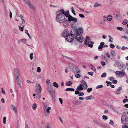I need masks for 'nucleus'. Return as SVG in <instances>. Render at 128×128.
I'll return each mask as SVG.
<instances>
[{"label":"nucleus","mask_w":128,"mask_h":128,"mask_svg":"<svg viewBox=\"0 0 128 128\" xmlns=\"http://www.w3.org/2000/svg\"><path fill=\"white\" fill-rule=\"evenodd\" d=\"M53 86L56 88H58V84L56 82H54L53 83Z\"/></svg>","instance_id":"nucleus-27"},{"label":"nucleus","mask_w":128,"mask_h":128,"mask_svg":"<svg viewBox=\"0 0 128 128\" xmlns=\"http://www.w3.org/2000/svg\"><path fill=\"white\" fill-rule=\"evenodd\" d=\"M83 89H84L83 88L82 86V85H81L80 84L77 86V88L76 89V90L80 91L82 90Z\"/></svg>","instance_id":"nucleus-16"},{"label":"nucleus","mask_w":128,"mask_h":128,"mask_svg":"<svg viewBox=\"0 0 128 128\" xmlns=\"http://www.w3.org/2000/svg\"><path fill=\"white\" fill-rule=\"evenodd\" d=\"M90 41V39L88 36L86 37V38L85 40L84 44L86 45L89 43V42Z\"/></svg>","instance_id":"nucleus-14"},{"label":"nucleus","mask_w":128,"mask_h":128,"mask_svg":"<svg viewBox=\"0 0 128 128\" xmlns=\"http://www.w3.org/2000/svg\"><path fill=\"white\" fill-rule=\"evenodd\" d=\"M122 38H124L127 41H128V37L126 36H122Z\"/></svg>","instance_id":"nucleus-45"},{"label":"nucleus","mask_w":128,"mask_h":128,"mask_svg":"<svg viewBox=\"0 0 128 128\" xmlns=\"http://www.w3.org/2000/svg\"><path fill=\"white\" fill-rule=\"evenodd\" d=\"M14 73L16 76H19V70L17 68H15L14 70Z\"/></svg>","instance_id":"nucleus-15"},{"label":"nucleus","mask_w":128,"mask_h":128,"mask_svg":"<svg viewBox=\"0 0 128 128\" xmlns=\"http://www.w3.org/2000/svg\"><path fill=\"white\" fill-rule=\"evenodd\" d=\"M106 72L103 73L101 75V77L102 78L106 77Z\"/></svg>","instance_id":"nucleus-35"},{"label":"nucleus","mask_w":128,"mask_h":128,"mask_svg":"<svg viewBox=\"0 0 128 128\" xmlns=\"http://www.w3.org/2000/svg\"><path fill=\"white\" fill-rule=\"evenodd\" d=\"M16 81L18 85L20 88H21V80L19 78V76H16Z\"/></svg>","instance_id":"nucleus-13"},{"label":"nucleus","mask_w":128,"mask_h":128,"mask_svg":"<svg viewBox=\"0 0 128 128\" xmlns=\"http://www.w3.org/2000/svg\"><path fill=\"white\" fill-rule=\"evenodd\" d=\"M70 34L69 30L67 29H65L62 32V36L63 37H66Z\"/></svg>","instance_id":"nucleus-8"},{"label":"nucleus","mask_w":128,"mask_h":128,"mask_svg":"<svg viewBox=\"0 0 128 128\" xmlns=\"http://www.w3.org/2000/svg\"><path fill=\"white\" fill-rule=\"evenodd\" d=\"M121 49L122 50H124L125 49H128V48L126 47H125L124 46H122L121 48Z\"/></svg>","instance_id":"nucleus-56"},{"label":"nucleus","mask_w":128,"mask_h":128,"mask_svg":"<svg viewBox=\"0 0 128 128\" xmlns=\"http://www.w3.org/2000/svg\"><path fill=\"white\" fill-rule=\"evenodd\" d=\"M25 32L26 34L28 36V37L30 39H31V37L30 36L28 32V31L27 30H26L25 31Z\"/></svg>","instance_id":"nucleus-32"},{"label":"nucleus","mask_w":128,"mask_h":128,"mask_svg":"<svg viewBox=\"0 0 128 128\" xmlns=\"http://www.w3.org/2000/svg\"><path fill=\"white\" fill-rule=\"evenodd\" d=\"M69 10H67V12L65 14L66 17V18H68V20L69 22H74L71 25V28H76L75 27V23H76L78 19L76 18L73 17L70 14H69Z\"/></svg>","instance_id":"nucleus-3"},{"label":"nucleus","mask_w":128,"mask_h":128,"mask_svg":"<svg viewBox=\"0 0 128 128\" xmlns=\"http://www.w3.org/2000/svg\"><path fill=\"white\" fill-rule=\"evenodd\" d=\"M6 118L5 117H4L3 118V123L4 124H6Z\"/></svg>","instance_id":"nucleus-41"},{"label":"nucleus","mask_w":128,"mask_h":128,"mask_svg":"<svg viewBox=\"0 0 128 128\" xmlns=\"http://www.w3.org/2000/svg\"><path fill=\"white\" fill-rule=\"evenodd\" d=\"M46 109L47 112L48 113H50V112L49 110L51 109V108L50 107H48L47 108H46Z\"/></svg>","instance_id":"nucleus-29"},{"label":"nucleus","mask_w":128,"mask_h":128,"mask_svg":"<svg viewBox=\"0 0 128 128\" xmlns=\"http://www.w3.org/2000/svg\"><path fill=\"white\" fill-rule=\"evenodd\" d=\"M74 89L72 88H67L66 89V90L67 91H74Z\"/></svg>","instance_id":"nucleus-22"},{"label":"nucleus","mask_w":128,"mask_h":128,"mask_svg":"<svg viewBox=\"0 0 128 128\" xmlns=\"http://www.w3.org/2000/svg\"><path fill=\"white\" fill-rule=\"evenodd\" d=\"M116 63L117 66L121 70L124 71V68L125 67L124 65L123 64H122L120 63L118 61H116Z\"/></svg>","instance_id":"nucleus-4"},{"label":"nucleus","mask_w":128,"mask_h":128,"mask_svg":"<svg viewBox=\"0 0 128 128\" xmlns=\"http://www.w3.org/2000/svg\"><path fill=\"white\" fill-rule=\"evenodd\" d=\"M41 94L40 92H39L36 94V97L38 99H40L41 97Z\"/></svg>","instance_id":"nucleus-25"},{"label":"nucleus","mask_w":128,"mask_h":128,"mask_svg":"<svg viewBox=\"0 0 128 128\" xmlns=\"http://www.w3.org/2000/svg\"><path fill=\"white\" fill-rule=\"evenodd\" d=\"M103 85H100L97 86L96 87V89H98L100 88H102L103 87Z\"/></svg>","instance_id":"nucleus-40"},{"label":"nucleus","mask_w":128,"mask_h":128,"mask_svg":"<svg viewBox=\"0 0 128 128\" xmlns=\"http://www.w3.org/2000/svg\"><path fill=\"white\" fill-rule=\"evenodd\" d=\"M83 32V29L82 27H80L78 29L76 28H73L71 29L70 34L66 38V39L68 42H71L74 38L78 42H82L84 40L81 34Z\"/></svg>","instance_id":"nucleus-1"},{"label":"nucleus","mask_w":128,"mask_h":128,"mask_svg":"<svg viewBox=\"0 0 128 128\" xmlns=\"http://www.w3.org/2000/svg\"><path fill=\"white\" fill-rule=\"evenodd\" d=\"M20 40L21 42H22L23 43H24L25 44H26V41L27 40L26 39H20Z\"/></svg>","instance_id":"nucleus-28"},{"label":"nucleus","mask_w":128,"mask_h":128,"mask_svg":"<svg viewBox=\"0 0 128 128\" xmlns=\"http://www.w3.org/2000/svg\"><path fill=\"white\" fill-rule=\"evenodd\" d=\"M78 9L80 10V11H82V12H84L85 10L83 9L80 8L78 7Z\"/></svg>","instance_id":"nucleus-59"},{"label":"nucleus","mask_w":128,"mask_h":128,"mask_svg":"<svg viewBox=\"0 0 128 128\" xmlns=\"http://www.w3.org/2000/svg\"><path fill=\"white\" fill-rule=\"evenodd\" d=\"M128 118L126 117V118L124 119V122H126V124L128 123Z\"/></svg>","instance_id":"nucleus-53"},{"label":"nucleus","mask_w":128,"mask_h":128,"mask_svg":"<svg viewBox=\"0 0 128 128\" xmlns=\"http://www.w3.org/2000/svg\"><path fill=\"white\" fill-rule=\"evenodd\" d=\"M106 55V57L108 58H110V54L108 52H107Z\"/></svg>","instance_id":"nucleus-55"},{"label":"nucleus","mask_w":128,"mask_h":128,"mask_svg":"<svg viewBox=\"0 0 128 128\" xmlns=\"http://www.w3.org/2000/svg\"><path fill=\"white\" fill-rule=\"evenodd\" d=\"M93 97L92 95H90L88 96H86V99L87 100H91L92 98Z\"/></svg>","instance_id":"nucleus-23"},{"label":"nucleus","mask_w":128,"mask_h":128,"mask_svg":"<svg viewBox=\"0 0 128 128\" xmlns=\"http://www.w3.org/2000/svg\"><path fill=\"white\" fill-rule=\"evenodd\" d=\"M126 118V117L125 115H123L122 116L121 118V121L122 123L124 122V119Z\"/></svg>","instance_id":"nucleus-20"},{"label":"nucleus","mask_w":128,"mask_h":128,"mask_svg":"<svg viewBox=\"0 0 128 128\" xmlns=\"http://www.w3.org/2000/svg\"><path fill=\"white\" fill-rule=\"evenodd\" d=\"M23 0L28 5L29 7L30 8L33 10H34L35 9V7L31 3L30 1L28 0Z\"/></svg>","instance_id":"nucleus-7"},{"label":"nucleus","mask_w":128,"mask_h":128,"mask_svg":"<svg viewBox=\"0 0 128 128\" xmlns=\"http://www.w3.org/2000/svg\"><path fill=\"white\" fill-rule=\"evenodd\" d=\"M93 122L94 123L96 124H99V122L96 120H93Z\"/></svg>","instance_id":"nucleus-51"},{"label":"nucleus","mask_w":128,"mask_h":128,"mask_svg":"<svg viewBox=\"0 0 128 128\" xmlns=\"http://www.w3.org/2000/svg\"><path fill=\"white\" fill-rule=\"evenodd\" d=\"M84 94V93L82 92H79L78 94V96H83Z\"/></svg>","instance_id":"nucleus-37"},{"label":"nucleus","mask_w":128,"mask_h":128,"mask_svg":"<svg viewBox=\"0 0 128 128\" xmlns=\"http://www.w3.org/2000/svg\"><path fill=\"white\" fill-rule=\"evenodd\" d=\"M22 27H21L20 26H18V28L19 29V30H20L21 31H23V27H24V25H22Z\"/></svg>","instance_id":"nucleus-30"},{"label":"nucleus","mask_w":128,"mask_h":128,"mask_svg":"<svg viewBox=\"0 0 128 128\" xmlns=\"http://www.w3.org/2000/svg\"><path fill=\"white\" fill-rule=\"evenodd\" d=\"M101 64L103 66H104L106 65V64L105 62H101Z\"/></svg>","instance_id":"nucleus-60"},{"label":"nucleus","mask_w":128,"mask_h":128,"mask_svg":"<svg viewBox=\"0 0 128 128\" xmlns=\"http://www.w3.org/2000/svg\"><path fill=\"white\" fill-rule=\"evenodd\" d=\"M40 67H38L37 68V71L38 72H40Z\"/></svg>","instance_id":"nucleus-57"},{"label":"nucleus","mask_w":128,"mask_h":128,"mask_svg":"<svg viewBox=\"0 0 128 128\" xmlns=\"http://www.w3.org/2000/svg\"><path fill=\"white\" fill-rule=\"evenodd\" d=\"M110 48H114L115 47V46L112 44H110Z\"/></svg>","instance_id":"nucleus-47"},{"label":"nucleus","mask_w":128,"mask_h":128,"mask_svg":"<svg viewBox=\"0 0 128 128\" xmlns=\"http://www.w3.org/2000/svg\"><path fill=\"white\" fill-rule=\"evenodd\" d=\"M80 84L82 85V86L84 89L85 90L87 89L88 88L87 85L85 81L82 80L81 81Z\"/></svg>","instance_id":"nucleus-9"},{"label":"nucleus","mask_w":128,"mask_h":128,"mask_svg":"<svg viewBox=\"0 0 128 128\" xmlns=\"http://www.w3.org/2000/svg\"><path fill=\"white\" fill-rule=\"evenodd\" d=\"M88 74L90 75L91 76H92L94 74V73L92 72H88Z\"/></svg>","instance_id":"nucleus-52"},{"label":"nucleus","mask_w":128,"mask_h":128,"mask_svg":"<svg viewBox=\"0 0 128 128\" xmlns=\"http://www.w3.org/2000/svg\"><path fill=\"white\" fill-rule=\"evenodd\" d=\"M52 95V99L55 102V96H54V94H53Z\"/></svg>","instance_id":"nucleus-50"},{"label":"nucleus","mask_w":128,"mask_h":128,"mask_svg":"<svg viewBox=\"0 0 128 128\" xmlns=\"http://www.w3.org/2000/svg\"><path fill=\"white\" fill-rule=\"evenodd\" d=\"M37 105L35 103H34L32 106V109L33 110H36V108L37 107Z\"/></svg>","instance_id":"nucleus-26"},{"label":"nucleus","mask_w":128,"mask_h":128,"mask_svg":"<svg viewBox=\"0 0 128 128\" xmlns=\"http://www.w3.org/2000/svg\"><path fill=\"white\" fill-rule=\"evenodd\" d=\"M71 9H72V12L73 13V14H74V15H76L75 11L74 10V8H73L72 7Z\"/></svg>","instance_id":"nucleus-34"},{"label":"nucleus","mask_w":128,"mask_h":128,"mask_svg":"<svg viewBox=\"0 0 128 128\" xmlns=\"http://www.w3.org/2000/svg\"><path fill=\"white\" fill-rule=\"evenodd\" d=\"M112 16L111 15H108L107 17L106 18L107 20L109 21H111L112 19Z\"/></svg>","instance_id":"nucleus-17"},{"label":"nucleus","mask_w":128,"mask_h":128,"mask_svg":"<svg viewBox=\"0 0 128 128\" xmlns=\"http://www.w3.org/2000/svg\"><path fill=\"white\" fill-rule=\"evenodd\" d=\"M23 0L28 5L29 7L30 8L33 10H34L35 9V7L31 3L30 1L28 0Z\"/></svg>","instance_id":"nucleus-6"},{"label":"nucleus","mask_w":128,"mask_h":128,"mask_svg":"<svg viewBox=\"0 0 128 128\" xmlns=\"http://www.w3.org/2000/svg\"><path fill=\"white\" fill-rule=\"evenodd\" d=\"M69 68L70 70L74 72H76L78 67L76 65L72 64H70L69 66Z\"/></svg>","instance_id":"nucleus-5"},{"label":"nucleus","mask_w":128,"mask_h":128,"mask_svg":"<svg viewBox=\"0 0 128 128\" xmlns=\"http://www.w3.org/2000/svg\"><path fill=\"white\" fill-rule=\"evenodd\" d=\"M91 69L94 72H96V69L95 68V67L94 66H93V67H92V68H91Z\"/></svg>","instance_id":"nucleus-49"},{"label":"nucleus","mask_w":128,"mask_h":128,"mask_svg":"<svg viewBox=\"0 0 128 128\" xmlns=\"http://www.w3.org/2000/svg\"><path fill=\"white\" fill-rule=\"evenodd\" d=\"M14 32L16 34H18L19 33L18 31L16 29H14Z\"/></svg>","instance_id":"nucleus-43"},{"label":"nucleus","mask_w":128,"mask_h":128,"mask_svg":"<svg viewBox=\"0 0 128 128\" xmlns=\"http://www.w3.org/2000/svg\"><path fill=\"white\" fill-rule=\"evenodd\" d=\"M75 77L76 78H79L81 76L79 74H76L75 75Z\"/></svg>","instance_id":"nucleus-38"},{"label":"nucleus","mask_w":128,"mask_h":128,"mask_svg":"<svg viewBox=\"0 0 128 128\" xmlns=\"http://www.w3.org/2000/svg\"><path fill=\"white\" fill-rule=\"evenodd\" d=\"M48 104L46 103H44L43 104V109L45 110L48 106Z\"/></svg>","instance_id":"nucleus-21"},{"label":"nucleus","mask_w":128,"mask_h":128,"mask_svg":"<svg viewBox=\"0 0 128 128\" xmlns=\"http://www.w3.org/2000/svg\"><path fill=\"white\" fill-rule=\"evenodd\" d=\"M124 70L122 71H117L116 72L115 74L117 75H121L122 76H123L125 74V72H124Z\"/></svg>","instance_id":"nucleus-11"},{"label":"nucleus","mask_w":128,"mask_h":128,"mask_svg":"<svg viewBox=\"0 0 128 128\" xmlns=\"http://www.w3.org/2000/svg\"><path fill=\"white\" fill-rule=\"evenodd\" d=\"M45 128H51V125L50 124H48L45 126Z\"/></svg>","instance_id":"nucleus-33"},{"label":"nucleus","mask_w":128,"mask_h":128,"mask_svg":"<svg viewBox=\"0 0 128 128\" xmlns=\"http://www.w3.org/2000/svg\"><path fill=\"white\" fill-rule=\"evenodd\" d=\"M72 84V82L71 81H68L66 83V86H71Z\"/></svg>","instance_id":"nucleus-24"},{"label":"nucleus","mask_w":128,"mask_h":128,"mask_svg":"<svg viewBox=\"0 0 128 128\" xmlns=\"http://www.w3.org/2000/svg\"><path fill=\"white\" fill-rule=\"evenodd\" d=\"M11 106L12 108V110H14V112L16 114L17 113V110H16V107L14 106L12 104L11 105Z\"/></svg>","instance_id":"nucleus-18"},{"label":"nucleus","mask_w":128,"mask_h":128,"mask_svg":"<svg viewBox=\"0 0 128 128\" xmlns=\"http://www.w3.org/2000/svg\"><path fill=\"white\" fill-rule=\"evenodd\" d=\"M50 82V80L48 79L46 81V83L48 84Z\"/></svg>","instance_id":"nucleus-63"},{"label":"nucleus","mask_w":128,"mask_h":128,"mask_svg":"<svg viewBox=\"0 0 128 128\" xmlns=\"http://www.w3.org/2000/svg\"><path fill=\"white\" fill-rule=\"evenodd\" d=\"M128 22V20L126 19H125L122 22V24L124 25H126V24Z\"/></svg>","instance_id":"nucleus-31"},{"label":"nucleus","mask_w":128,"mask_h":128,"mask_svg":"<svg viewBox=\"0 0 128 128\" xmlns=\"http://www.w3.org/2000/svg\"><path fill=\"white\" fill-rule=\"evenodd\" d=\"M47 90L49 92L51 95L54 94V90L51 87H48Z\"/></svg>","instance_id":"nucleus-10"},{"label":"nucleus","mask_w":128,"mask_h":128,"mask_svg":"<svg viewBox=\"0 0 128 128\" xmlns=\"http://www.w3.org/2000/svg\"><path fill=\"white\" fill-rule=\"evenodd\" d=\"M104 46H101L100 45L98 46V49H101L102 48H103Z\"/></svg>","instance_id":"nucleus-62"},{"label":"nucleus","mask_w":128,"mask_h":128,"mask_svg":"<svg viewBox=\"0 0 128 128\" xmlns=\"http://www.w3.org/2000/svg\"><path fill=\"white\" fill-rule=\"evenodd\" d=\"M106 83L107 84V86H108L110 85H111V83L110 82H108V81H106Z\"/></svg>","instance_id":"nucleus-64"},{"label":"nucleus","mask_w":128,"mask_h":128,"mask_svg":"<svg viewBox=\"0 0 128 128\" xmlns=\"http://www.w3.org/2000/svg\"><path fill=\"white\" fill-rule=\"evenodd\" d=\"M33 53H31L30 54V59L31 60L33 59Z\"/></svg>","instance_id":"nucleus-42"},{"label":"nucleus","mask_w":128,"mask_h":128,"mask_svg":"<svg viewBox=\"0 0 128 128\" xmlns=\"http://www.w3.org/2000/svg\"><path fill=\"white\" fill-rule=\"evenodd\" d=\"M110 54L113 56H114V50H111L110 51Z\"/></svg>","instance_id":"nucleus-54"},{"label":"nucleus","mask_w":128,"mask_h":128,"mask_svg":"<svg viewBox=\"0 0 128 128\" xmlns=\"http://www.w3.org/2000/svg\"><path fill=\"white\" fill-rule=\"evenodd\" d=\"M112 109L113 110V111L115 112H116L117 114H118L119 112L116 110L114 108H112Z\"/></svg>","instance_id":"nucleus-46"},{"label":"nucleus","mask_w":128,"mask_h":128,"mask_svg":"<svg viewBox=\"0 0 128 128\" xmlns=\"http://www.w3.org/2000/svg\"><path fill=\"white\" fill-rule=\"evenodd\" d=\"M2 92V93L5 94V92L3 88H1Z\"/></svg>","instance_id":"nucleus-61"},{"label":"nucleus","mask_w":128,"mask_h":128,"mask_svg":"<svg viewBox=\"0 0 128 128\" xmlns=\"http://www.w3.org/2000/svg\"><path fill=\"white\" fill-rule=\"evenodd\" d=\"M103 119L106 120L108 118V117L107 116L105 115H103L102 116Z\"/></svg>","instance_id":"nucleus-36"},{"label":"nucleus","mask_w":128,"mask_h":128,"mask_svg":"<svg viewBox=\"0 0 128 128\" xmlns=\"http://www.w3.org/2000/svg\"><path fill=\"white\" fill-rule=\"evenodd\" d=\"M122 86H120L118 89L116 90L114 92L115 94H119L120 93V90H122Z\"/></svg>","instance_id":"nucleus-12"},{"label":"nucleus","mask_w":128,"mask_h":128,"mask_svg":"<svg viewBox=\"0 0 128 128\" xmlns=\"http://www.w3.org/2000/svg\"><path fill=\"white\" fill-rule=\"evenodd\" d=\"M116 28L117 30H119L122 31V30L123 28H122L121 27H119V26H118Z\"/></svg>","instance_id":"nucleus-39"},{"label":"nucleus","mask_w":128,"mask_h":128,"mask_svg":"<svg viewBox=\"0 0 128 128\" xmlns=\"http://www.w3.org/2000/svg\"><path fill=\"white\" fill-rule=\"evenodd\" d=\"M79 16L81 18H84V15L82 14H79Z\"/></svg>","instance_id":"nucleus-58"},{"label":"nucleus","mask_w":128,"mask_h":128,"mask_svg":"<svg viewBox=\"0 0 128 128\" xmlns=\"http://www.w3.org/2000/svg\"><path fill=\"white\" fill-rule=\"evenodd\" d=\"M114 124V122L112 120H110L109 124L111 125L112 126Z\"/></svg>","instance_id":"nucleus-48"},{"label":"nucleus","mask_w":128,"mask_h":128,"mask_svg":"<svg viewBox=\"0 0 128 128\" xmlns=\"http://www.w3.org/2000/svg\"><path fill=\"white\" fill-rule=\"evenodd\" d=\"M92 90V89L91 88H88L87 89V91L88 92H90Z\"/></svg>","instance_id":"nucleus-44"},{"label":"nucleus","mask_w":128,"mask_h":128,"mask_svg":"<svg viewBox=\"0 0 128 128\" xmlns=\"http://www.w3.org/2000/svg\"><path fill=\"white\" fill-rule=\"evenodd\" d=\"M38 87L37 86H36V87H37L38 88L36 89V91H37L38 90H39V91L40 92H41L42 90L41 86L40 85V84H38Z\"/></svg>","instance_id":"nucleus-19"},{"label":"nucleus","mask_w":128,"mask_h":128,"mask_svg":"<svg viewBox=\"0 0 128 128\" xmlns=\"http://www.w3.org/2000/svg\"><path fill=\"white\" fill-rule=\"evenodd\" d=\"M67 12V10L64 11L63 9L58 10L56 12V20L58 22L62 23L64 27H66L68 24V21L65 19V14Z\"/></svg>","instance_id":"nucleus-2"}]
</instances>
